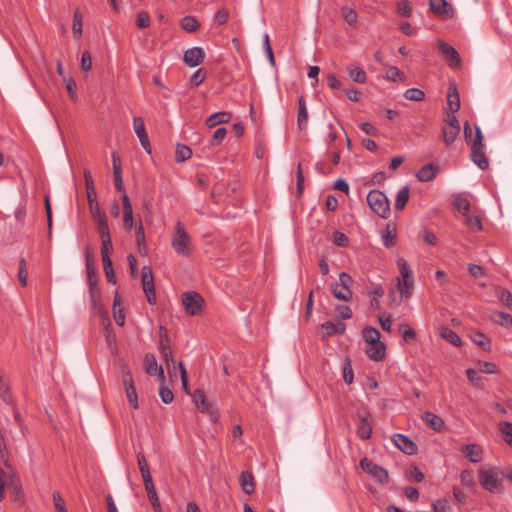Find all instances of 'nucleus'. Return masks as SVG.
<instances>
[{"mask_svg": "<svg viewBox=\"0 0 512 512\" xmlns=\"http://www.w3.org/2000/svg\"><path fill=\"white\" fill-rule=\"evenodd\" d=\"M297 126L301 131L307 130L308 127V111L302 95L298 98Z\"/></svg>", "mask_w": 512, "mask_h": 512, "instance_id": "nucleus-22", "label": "nucleus"}, {"mask_svg": "<svg viewBox=\"0 0 512 512\" xmlns=\"http://www.w3.org/2000/svg\"><path fill=\"white\" fill-rule=\"evenodd\" d=\"M133 128L134 131L140 141L141 146L143 149L148 153L151 154V145L149 141V137L145 128L144 120L140 116H135L133 118Z\"/></svg>", "mask_w": 512, "mask_h": 512, "instance_id": "nucleus-12", "label": "nucleus"}, {"mask_svg": "<svg viewBox=\"0 0 512 512\" xmlns=\"http://www.w3.org/2000/svg\"><path fill=\"white\" fill-rule=\"evenodd\" d=\"M342 16L344 20L351 26H356L357 24V13L356 11L348 6H344L341 9Z\"/></svg>", "mask_w": 512, "mask_h": 512, "instance_id": "nucleus-48", "label": "nucleus"}, {"mask_svg": "<svg viewBox=\"0 0 512 512\" xmlns=\"http://www.w3.org/2000/svg\"><path fill=\"white\" fill-rule=\"evenodd\" d=\"M205 58V52L201 47H192L184 52L183 60L189 67L200 65Z\"/></svg>", "mask_w": 512, "mask_h": 512, "instance_id": "nucleus-15", "label": "nucleus"}, {"mask_svg": "<svg viewBox=\"0 0 512 512\" xmlns=\"http://www.w3.org/2000/svg\"><path fill=\"white\" fill-rule=\"evenodd\" d=\"M404 97L410 101H422L425 97L424 92L418 88H409L404 92Z\"/></svg>", "mask_w": 512, "mask_h": 512, "instance_id": "nucleus-49", "label": "nucleus"}, {"mask_svg": "<svg viewBox=\"0 0 512 512\" xmlns=\"http://www.w3.org/2000/svg\"><path fill=\"white\" fill-rule=\"evenodd\" d=\"M419 237L428 245H436L437 244V237L436 235L431 232V231H428L426 229L424 230H421L419 232Z\"/></svg>", "mask_w": 512, "mask_h": 512, "instance_id": "nucleus-58", "label": "nucleus"}, {"mask_svg": "<svg viewBox=\"0 0 512 512\" xmlns=\"http://www.w3.org/2000/svg\"><path fill=\"white\" fill-rule=\"evenodd\" d=\"M181 28L186 32L192 33L200 28L199 21L194 16H185L181 20Z\"/></svg>", "mask_w": 512, "mask_h": 512, "instance_id": "nucleus-38", "label": "nucleus"}, {"mask_svg": "<svg viewBox=\"0 0 512 512\" xmlns=\"http://www.w3.org/2000/svg\"><path fill=\"white\" fill-rule=\"evenodd\" d=\"M367 203L371 210L383 219H387L390 215V202L380 190H371L367 195Z\"/></svg>", "mask_w": 512, "mask_h": 512, "instance_id": "nucleus-2", "label": "nucleus"}, {"mask_svg": "<svg viewBox=\"0 0 512 512\" xmlns=\"http://www.w3.org/2000/svg\"><path fill=\"white\" fill-rule=\"evenodd\" d=\"M437 45L448 67L451 69H459L462 65V60L458 51L452 45L442 40H439Z\"/></svg>", "mask_w": 512, "mask_h": 512, "instance_id": "nucleus-9", "label": "nucleus"}, {"mask_svg": "<svg viewBox=\"0 0 512 512\" xmlns=\"http://www.w3.org/2000/svg\"><path fill=\"white\" fill-rule=\"evenodd\" d=\"M414 281L413 276L409 278H402L398 280L397 288L401 295L405 298H410L413 293Z\"/></svg>", "mask_w": 512, "mask_h": 512, "instance_id": "nucleus-31", "label": "nucleus"}, {"mask_svg": "<svg viewBox=\"0 0 512 512\" xmlns=\"http://www.w3.org/2000/svg\"><path fill=\"white\" fill-rule=\"evenodd\" d=\"M471 161L481 170L489 168V159L486 154L483 135L479 126H475V135L471 142Z\"/></svg>", "mask_w": 512, "mask_h": 512, "instance_id": "nucleus-1", "label": "nucleus"}, {"mask_svg": "<svg viewBox=\"0 0 512 512\" xmlns=\"http://www.w3.org/2000/svg\"><path fill=\"white\" fill-rule=\"evenodd\" d=\"M206 73L202 69L195 71L190 77V84L193 87H197L204 81Z\"/></svg>", "mask_w": 512, "mask_h": 512, "instance_id": "nucleus-60", "label": "nucleus"}, {"mask_svg": "<svg viewBox=\"0 0 512 512\" xmlns=\"http://www.w3.org/2000/svg\"><path fill=\"white\" fill-rule=\"evenodd\" d=\"M228 17H229V13H228L227 9H225V8L219 9L214 15V22L217 25L222 26L227 23Z\"/></svg>", "mask_w": 512, "mask_h": 512, "instance_id": "nucleus-64", "label": "nucleus"}, {"mask_svg": "<svg viewBox=\"0 0 512 512\" xmlns=\"http://www.w3.org/2000/svg\"><path fill=\"white\" fill-rule=\"evenodd\" d=\"M72 30L74 38L79 39L82 35V15L79 10L74 13Z\"/></svg>", "mask_w": 512, "mask_h": 512, "instance_id": "nucleus-46", "label": "nucleus"}, {"mask_svg": "<svg viewBox=\"0 0 512 512\" xmlns=\"http://www.w3.org/2000/svg\"><path fill=\"white\" fill-rule=\"evenodd\" d=\"M366 349V355L370 360L381 361L385 356L386 346L382 341H376L369 344Z\"/></svg>", "mask_w": 512, "mask_h": 512, "instance_id": "nucleus-21", "label": "nucleus"}, {"mask_svg": "<svg viewBox=\"0 0 512 512\" xmlns=\"http://www.w3.org/2000/svg\"><path fill=\"white\" fill-rule=\"evenodd\" d=\"M392 442L396 447H398L403 453L407 455H414L417 453V445L404 434H394L392 437Z\"/></svg>", "mask_w": 512, "mask_h": 512, "instance_id": "nucleus-14", "label": "nucleus"}, {"mask_svg": "<svg viewBox=\"0 0 512 512\" xmlns=\"http://www.w3.org/2000/svg\"><path fill=\"white\" fill-rule=\"evenodd\" d=\"M18 279L23 286L27 285L28 271L26 260L24 257H20L19 259Z\"/></svg>", "mask_w": 512, "mask_h": 512, "instance_id": "nucleus-50", "label": "nucleus"}, {"mask_svg": "<svg viewBox=\"0 0 512 512\" xmlns=\"http://www.w3.org/2000/svg\"><path fill=\"white\" fill-rule=\"evenodd\" d=\"M472 341L483 348L485 351H490L491 349V342L489 339L486 338L485 334L482 332H476L471 336Z\"/></svg>", "mask_w": 512, "mask_h": 512, "instance_id": "nucleus-45", "label": "nucleus"}, {"mask_svg": "<svg viewBox=\"0 0 512 512\" xmlns=\"http://www.w3.org/2000/svg\"><path fill=\"white\" fill-rule=\"evenodd\" d=\"M141 282L143 292L145 293L147 302L150 305L156 304V292H155V284H154V275L152 268L150 266H143L141 272Z\"/></svg>", "mask_w": 512, "mask_h": 512, "instance_id": "nucleus-7", "label": "nucleus"}, {"mask_svg": "<svg viewBox=\"0 0 512 512\" xmlns=\"http://www.w3.org/2000/svg\"><path fill=\"white\" fill-rule=\"evenodd\" d=\"M503 478H505L504 474H500L493 468L480 470L479 472L481 486L491 493H500L502 491Z\"/></svg>", "mask_w": 512, "mask_h": 512, "instance_id": "nucleus-3", "label": "nucleus"}, {"mask_svg": "<svg viewBox=\"0 0 512 512\" xmlns=\"http://www.w3.org/2000/svg\"><path fill=\"white\" fill-rule=\"evenodd\" d=\"M464 221L466 226L472 232H478L482 230V222L479 216L467 213L464 215Z\"/></svg>", "mask_w": 512, "mask_h": 512, "instance_id": "nucleus-37", "label": "nucleus"}, {"mask_svg": "<svg viewBox=\"0 0 512 512\" xmlns=\"http://www.w3.org/2000/svg\"><path fill=\"white\" fill-rule=\"evenodd\" d=\"M145 370L149 375H157L159 380L164 382L165 374L163 367L157 364L154 354L148 353L145 355Z\"/></svg>", "mask_w": 512, "mask_h": 512, "instance_id": "nucleus-17", "label": "nucleus"}, {"mask_svg": "<svg viewBox=\"0 0 512 512\" xmlns=\"http://www.w3.org/2000/svg\"><path fill=\"white\" fill-rule=\"evenodd\" d=\"M496 295L505 306L512 310V293L508 289L498 288Z\"/></svg>", "mask_w": 512, "mask_h": 512, "instance_id": "nucleus-47", "label": "nucleus"}, {"mask_svg": "<svg viewBox=\"0 0 512 512\" xmlns=\"http://www.w3.org/2000/svg\"><path fill=\"white\" fill-rule=\"evenodd\" d=\"M360 467L369 473L378 483L384 485L389 481L388 471L375 463H373L368 458L364 457L359 462Z\"/></svg>", "mask_w": 512, "mask_h": 512, "instance_id": "nucleus-8", "label": "nucleus"}, {"mask_svg": "<svg viewBox=\"0 0 512 512\" xmlns=\"http://www.w3.org/2000/svg\"><path fill=\"white\" fill-rule=\"evenodd\" d=\"M121 199L123 206V226L126 231H131L134 223L132 205L126 193L122 194Z\"/></svg>", "mask_w": 512, "mask_h": 512, "instance_id": "nucleus-19", "label": "nucleus"}, {"mask_svg": "<svg viewBox=\"0 0 512 512\" xmlns=\"http://www.w3.org/2000/svg\"><path fill=\"white\" fill-rule=\"evenodd\" d=\"M433 512H452L446 499H440L432 504Z\"/></svg>", "mask_w": 512, "mask_h": 512, "instance_id": "nucleus-62", "label": "nucleus"}, {"mask_svg": "<svg viewBox=\"0 0 512 512\" xmlns=\"http://www.w3.org/2000/svg\"><path fill=\"white\" fill-rule=\"evenodd\" d=\"M429 6L435 15L443 19H449L453 16L452 6L446 0H429Z\"/></svg>", "mask_w": 512, "mask_h": 512, "instance_id": "nucleus-16", "label": "nucleus"}, {"mask_svg": "<svg viewBox=\"0 0 512 512\" xmlns=\"http://www.w3.org/2000/svg\"><path fill=\"white\" fill-rule=\"evenodd\" d=\"M159 396L165 404L171 403L174 399L172 390L164 385H161L159 388Z\"/></svg>", "mask_w": 512, "mask_h": 512, "instance_id": "nucleus-57", "label": "nucleus"}, {"mask_svg": "<svg viewBox=\"0 0 512 512\" xmlns=\"http://www.w3.org/2000/svg\"><path fill=\"white\" fill-rule=\"evenodd\" d=\"M191 238L186 232L182 222L177 221L175 226V233L171 240V245L174 251L181 256L188 257L190 255L189 245Z\"/></svg>", "mask_w": 512, "mask_h": 512, "instance_id": "nucleus-4", "label": "nucleus"}, {"mask_svg": "<svg viewBox=\"0 0 512 512\" xmlns=\"http://www.w3.org/2000/svg\"><path fill=\"white\" fill-rule=\"evenodd\" d=\"M352 277L346 273L341 272L339 274V282L331 285V291L335 298L342 301H349L352 299V291L349 285L352 283Z\"/></svg>", "mask_w": 512, "mask_h": 512, "instance_id": "nucleus-5", "label": "nucleus"}, {"mask_svg": "<svg viewBox=\"0 0 512 512\" xmlns=\"http://www.w3.org/2000/svg\"><path fill=\"white\" fill-rule=\"evenodd\" d=\"M112 164L115 189L119 192H122L124 190L122 179V166L120 156L117 152L112 153Z\"/></svg>", "mask_w": 512, "mask_h": 512, "instance_id": "nucleus-20", "label": "nucleus"}, {"mask_svg": "<svg viewBox=\"0 0 512 512\" xmlns=\"http://www.w3.org/2000/svg\"><path fill=\"white\" fill-rule=\"evenodd\" d=\"M499 431L504 441L512 447V423L508 421H501L499 423Z\"/></svg>", "mask_w": 512, "mask_h": 512, "instance_id": "nucleus-43", "label": "nucleus"}, {"mask_svg": "<svg viewBox=\"0 0 512 512\" xmlns=\"http://www.w3.org/2000/svg\"><path fill=\"white\" fill-rule=\"evenodd\" d=\"M362 337L368 344H370L380 340V332L374 327H365L362 330Z\"/></svg>", "mask_w": 512, "mask_h": 512, "instance_id": "nucleus-44", "label": "nucleus"}, {"mask_svg": "<svg viewBox=\"0 0 512 512\" xmlns=\"http://www.w3.org/2000/svg\"><path fill=\"white\" fill-rule=\"evenodd\" d=\"M332 242L338 247H345L348 244V238L344 233L335 231L332 236Z\"/></svg>", "mask_w": 512, "mask_h": 512, "instance_id": "nucleus-59", "label": "nucleus"}, {"mask_svg": "<svg viewBox=\"0 0 512 512\" xmlns=\"http://www.w3.org/2000/svg\"><path fill=\"white\" fill-rule=\"evenodd\" d=\"M409 200V187L403 186L397 193L394 207L397 211H401L405 208Z\"/></svg>", "mask_w": 512, "mask_h": 512, "instance_id": "nucleus-34", "label": "nucleus"}, {"mask_svg": "<svg viewBox=\"0 0 512 512\" xmlns=\"http://www.w3.org/2000/svg\"><path fill=\"white\" fill-rule=\"evenodd\" d=\"M347 72L350 78L356 83H365L367 80L366 72L359 66L349 65L347 66Z\"/></svg>", "mask_w": 512, "mask_h": 512, "instance_id": "nucleus-33", "label": "nucleus"}, {"mask_svg": "<svg viewBox=\"0 0 512 512\" xmlns=\"http://www.w3.org/2000/svg\"><path fill=\"white\" fill-rule=\"evenodd\" d=\"M397 266L402 278H409L413 276L412 270L405 259L399 258L397 260Z\"/></svg>", "mask_w": 512, "mask_h": 512, "instance_id": "nucleus-55", "label": "nucleus"}, {"mask_svg": "<svg viewBox=\"0 0 512 512\" xmlns=\"http://www.w3.org/2000/svg\"><path fill=\"white\" fill-rule=\"evenodd\" d=\"M185 311L191 316L200 314L204 303L203 297L197 292H185L182 295Z\"/></svg>", "mask_w": 512, "mask_h": 512, "instance_id": "nucleus-10", "label": "nucleus"}, {"mask_svg": "<svg viewBox=\"0 0 512 512\" xmlns=\"http://www.w3.org/2000/svg\"><path fill=\"white\" fill-rule=\"evenodd\" d=\"M447 102L451 112L455 113L460 109V97L454 83L450 84L448 87Z\"/></svg>", "mask_w": 512, "mask_h": 512, "instance_id": "nucleus-27", "label": "nucleus"}, {"mask_svg": "<svg viewBox=\"0 0 512 512\" xmlns=\"http://www.w3.org/2000/svg\"><path fill=\"white\" fill-rule=\"evenodd\" d=\"M397 236L396 225L394 223H388L385 231L382 234L383 245L386 248H391L395 245Z\"/></svg>", "mask_w": 512, "mask_h": 512, "instance_id": "nucleus-30", "label": "nucleus"}, {"mask_svg": "<svg viewBox=\"0 0 512 512\" xmlns=\"http://www.w3.org/2000/svg\"><path fill=\"white\" fill-rule=\"evenodd\" d=\"M461 452L472 463L482 460V448L477 444H466L462 447Z\"/></svg>", "mask_w": 512, "mask_h": 512, "instance_id": "nucleus-23", "label": "nucleus"}, {"mask_svg": "<svg viewBox=\"0 0 512 512\" xmlns=\"http://www.w3.org/2000/svg\"><path fill=\"white\" fill-rule=\"evenodd\" d=\"M137 463L142 479L151 478V473L145 455L142 451L137 452Z\"/></svg>", "mask_w": 512, "mask_h": 512, "instance_id": "nucleus-40", "label": "nucleus"}, {"mask_svg": "<svg viewBox=\"0 0 512 512\" xmlns=\"http://www.w3.org/2000/svg\"><path fill=\"white\" fill-rule=\"evenodd\" d=\"M192 156V150L190 147L184 144H177L175 151V160L177 162H184L190 159Z\"/></svg>", "mask_w": 512, "mask_h": 512, "instance_id": "nucleus-42", "label": "nucleus"}, {"mask_svg": "<svg viewBox=\"0 0 512 512\" xmlns=\"http://www.w3.org/2000/svg\"><path fill=\"white\" fill-rule=\"evenodd\" d=\"M491 320L502 327H512V316L503 311H494L491 314Z\"/></svg>", "mask_w": 512, "mask_h": 512, "instance_id": "nucleus-32", "label": "nucleus"}, {"mask_svg": "<svg viewBox=\"0 0 512 512\" xmlns=\"http://www.w3.org/2000/svg\"><path fill=\"white\" fill-rule=\"evenodd\" d=\"M463 486L471 488L474 485L473 473L470 470H463L460 475Z\"/></svg>", "mask_w": 512, "mask_h": 512, "instance_id": "nucleus-61", "label": "nucleus"}, {"mask_svg": "<svg viewBox=\"0 0 512 512\" xmlns=\"http://www.w3.org/2000/svg\"><path fill=\"white\" fill-rule=\"evenodd\" d=\"M385 78L387 80H391L394 82L401 81V80H403V74L397 67L390 66L386 71Z\"/></svg>", "mask_w": 512, "mask_h": 512, "instance_id": "nucleus-56", "label": "nucleus"}, {"mask_svg": "<svg viewBox=\"0 0 512 512\" xmlns=\"http://www.w3.org/2000/svg\"><path fill=\"white\" fill-rule=\"evenodd\" d=\"M144 487L147 492L148 499L155 512H162L160 500L153 482L152 477L143 479Z\"/></svg>", "mask_w": 512, "mask_h": 512, "instance_id": "nucleus-18", "label": "nucleus"}, {"mask_svg": "<svg viewBox=\"0 0 512 512\" xmlns=\"http://www.w3.org/2000/svg\"><path fill=\"white\" fill-rule=\"evenodd\" d=\"M425 423L433 430L441 432L444 428V421L441 417L434 414L433 412H425L422 416Z\"/></svg>", "mask_w": 512, "mask_h": 512, "instance_id": "nucleus-28", "label": "nucleus"}, {"mask_svg": "<svg viewBox=\"0 0 512 512\" xmlns=\"http://www.w3.org/2000/svg\"><path fill=\"white\" fill-rule=\"evenodd\" d=\"M460 133V127H443L442 138L446 146L454 143Z\"/></svg>", "mask_w": 512, "mask_h": 512, "instance_id": "nucleus-35", "label": "nucleus"}, {"mask_svg": "<svg viewBox=\"0 0 512 512\" xmlns=\"http://www.w3.org/2000/svg\"><path fill=\"white\" fill-rule=\"evenodd\" d=\"M454 206L455 208L462 213V215L464 216L465 214L469 213V210H470V202L465 198V197H462V196H458L455 200H454Z\"/></svg>", "mask_w": 512, "mask_h": 512, "instance_id": "nucleus-53", "label": "nucleus"}, {"mask_svg": "<svg viewBox=\"0 0 512 512\" xmlns=\"http://www.w3.org/2000/svg\"><path fill=\"white\" fill-rule=\"evenodd\" d=\"M159 351L164 358L165 364L169 369L175 366L172 351L170 349V341L167 329L164 326L159 327Z\"/></svg>", "mask_w": 512, "mask_h": 512, "instance_id": "nucleus-11", "label": "nucleus"}, {"mask_svg": "<svg viewBox=\"0 0 512 512\" xmlns=\"http://www.w3.org/2000/svg\"><path fill=\"white\" fill-rule=\"evenodd\" d=\"M199 411L201 413L207 414L209 416L210 420L214 423L218 421L219 416H220L218 407L215 404L210 403V402H207L204 405H202V407L199 409Z\"/></svg>", "mask_w": 512, "mask_h": 512, "instance_id": "nucleus-41", "label": "nucleus"}, {"mask_svg": "<svg viewBox=\"0 0 512 512\" xmlns=\"http://www.w3.org/2000/svg\"><path fill=\"white\" fill-rule=\"evenodd\" d=\"M53 502L57 512H67L64 499L58 491L53 492Z\"/></svg>", "mask_w": 512, "mask_h": 512, "instance_id": "nucleus-63", "label": "nucleus"}, {"mask_svg": "<svg viewBox=\"0 0 512 512\" xmlns=\"http://www.w3.org/2000/svg\"><path fill=\"white\" fill-rule=\"evenodd\" d=\"M240 485L243 489V491L247 495H251L255 491V482H254V476L250 471H243L240 474Z\"/></svg>", "mask_w": 512, "mask_h": 512, "instance_id": "nucleus-29", "label": "nucleus"}, {"mask_svg": "<svg viewBox=\"0 0 512 512\" xmlns=\"http://www.w3.org/2000/svg\"><path fill=\"white\" fill-rule=\"evenodd\" d=\"M120 370L128 402L134 409H137L138 396L131 371L127 364H122Z\"/></svg>", "mask_w": 512, "mask_h": 512, "instance_id": "nucleus-6", "label": "nucleus"}, {"mask_svg": "<svg viewBox=\"0 0 512 512\" xmlns=\"http://www.w3.org/2000/svg\"><path fill=\"white\" fill-rule=\"evenodd\" d=\"M440 336L455 346H460L462 344L459 335L448 327L441 328Z\"/></svg>", "mask_w": 512, "mask_h": 512, "instance_id": "nucleus-36", "label": "nucleus"}, {"mask_svg": "<svg viewBox=\"0 0 512 512\" xmlns=\"http://www.w3.org/2000/svg\"><path fill=\"white\" fill-rule=\"evenodd\" d=\"M231 117H232V115L230 112H227V111L216 112V113L211 114L206 119V125L209 128H213L219 124L228 123L231 120Z\"/></svg>", "mask_w": 512, "mask_h": 512, "instance_id": "nucleus-26", "label": "nucleus"}, {"mask_svg": "<svg viewBox=\"0 0 512 512\" xmlns=\"http://www.w3.org/2000/svg\"><path fill=\"white\" fill-rule=\"evenodd\" d=\"M322 328L326 331L327 335L332 334H343L345 332V324L342 322L333 323L331 321H327L323 323Z\"/></svg>", "mask_w": 512, "mask_h": 512, "instance_id": "nucleus-39", "label": "nucleus"}, {"mask_svg": "<svg viewBox=\"0 0 512 512\" xmlns=\"http://www.w3.org/2000/svg\"><path fill=\"white\" fill-rule=\"evenodd\" d=\"M150 25V15L147 11H140L136 17V26L139 29L148 28Z\"/></svg>", "mask_w": 512, "mask_h": 512, "instance_id": "nucleus-54", "label": "nucleus"}, {"mask_svg": "<svg viewBox=\"0 0 512 512\" xmlns=\"http://www.w3.org/2000/svg\"><path fill=\"white\" fill-rule=\"evenodd\" d=\"M97 230L100 239L111 238L106 217H100V219L97 220Z\"/></svg>", "mask_w": 512, "mask_h": 512, "instance_id": "nucleus-52", "label": "nucleus"}, {"mask_svg": "<svg viewBox=\"0 0 512 512\" xmlns=\"http://www.w3.org/2000/svg\"><path fill=\"white\" fill-rule=\"evenodd\" d=\"M438 169L434 164H426L416 173V177L421 182H429L436 177Z\"/></svg>", "mask_w": 512, "mask_h": 512, "instance_id": "nucleus-25", "label": "nucleus"}, {"mask_svg": "<svg viewBox=\"0 0 512 512\" xmlns=\"http://www.w3.org/2000/svg\"><path fill=\"white\" fill-rule=\"evenodd\" d=\"M135 237H136V242H137V245H138V248H139V252H142V250L145 251L146 250V246H145V233H144V228H143V225H142L141 221L136 226Z\"/></svg>", "mask_w": 512, "mask_h": 512, "instance_id": "nucleus-51", "label": "nucleus"}, {"mask_svg": "<svg viewBox=\"0 0 512 512\" xmlns=\"http://www.w3.org/2000/svg\"><path fill=\"white\" fill-rule=\"evenodd\" d=\"M86 269H87V278H88V284H89V292H90L91 298L94 300L96 297V294H98L95 262H94V259L91 255V253L89 252L88 248L86 249Z\"/></svg>", "mask_w": 512, "mask_h": 512, "instance_id": "nucleus-13", "label": "nucleus"}, {"mask_svg": "<svg viewBox=\"0 0 512 512\" xmlns=\"http://www.w3.org/2000/svg\"><path fill=\"white\" fill-rule=\"evenodd\" d=\"M356 433L361 440H368L372 435V425L368 415H361L357 425Z\"/></svg>", "mask_w": 512, "mask_h": 512, "instance_id": "nucleus-24", "label": "nucleus"}]
</instances>
